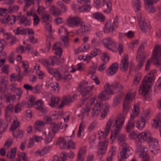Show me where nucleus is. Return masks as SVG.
<instances>
[{
  "mask_svg": "<svg viewBox=\"0 0 161 161\" xmlns=\"http://www.w3.org/2000/svg\"><path fill=\"white\" fill-rule=\"evenodd\" d=\"M124 121V117L123 115H119L116 119L111 117L107 123L104 131H100L98 133L101 136L104 135L106 136L109 133L112 126L113 129L112 131L114 137L117 138L119 144L123 146L122 151L118 155L119 161H125L126 158L132 153L131 148L129 147L126 142V138L125 136L122 134H119Z\"/></svg>",
  "mask_w": 161,
  "mask_h": 161,
  "instance_id": "nucleus-1",
  "label": "nucleus"
},
{
  "mask_svg": "<svg viewBox=\"0 0 161 161\" xmlns=\"http://www.w3.org/2000/svg\"><path fill=\"white\" fill-rule=\"evenodd\" d=\"M109 106L107 104H103L100 102H97L92 110V115L94 117H97L99 114L102 109L103 111L101 113V117L104 118L108 112Z\"/></svg>",
  "mask_w": 161,
  "mask_h": 161,
  "instance_id": "nucleus-2",
  "label": "nucleus"
},
{
  "mask_svg": "<svg viewBox=\"0 0 161 161\" xmlns=\"http://www.w3.org/2000/svg\"><path fill=\"white\" fill-rule=\"evenodd\" d=\"M155 70L151 71L148 74L149 76H146L142 82L139 90V93L143 96H145L148 93L150 87V83L153 79V74Z\"/></svg>",
  "mask_w": 161,
  "mask_h": 161,
  "instance_id": "nucleus-3",
  "label": "nucleus"
},
{
  "mask_svg": "<svg viewBox=\"0 0 161 161\" xmlns=\"http://www.w3.org/2000/svg\"><path fill=\"white\" fill-rule=\"evenodd\" d=\"M79 87L81 89L80 91V96L81 97L80 98L81 104L80 105V106H81L88 99L89 93L93 89L94 86H87L83 84L80 85Z\"/></svg>",
  "mask_w": 161,
  "mask_h": 161,
  "instance_id": "nucleus-4",
  "label": "nucleus"
},
{
  "mask_svg": "<svg viewBox=\"0 0 161 161\" xmlns=\"http://www.w3.org/2000/svg\"><path fill=\"white\" fill-rule=\"evenodd\" d=\"M144 48V46L143 44H141L139 47L136 56L137 61L138 63L135 69L136 71L140 69L143 66V64L145 61L146 57L142 56Z\"/></svg>",
  "mask_w": 161,
  "mask_h": 161,
  "instance_id": "nucleus-5",
  "label": "nucleus"
},
{
  "mask_svg": "<svg viewBox=\"0 0 161 161\" xmlns=\"http://www.w3.org/2000/svg\"><path fill=\"white\" fill-rule=\"evenodd\" d=\"M152 61L157 65L161 64V47L158 45L155 46L153 50L151 58Z\"/></svg>",
  "mask_w": 161,
  "mask_h": 161,
  "instance_id": "nucleus-6",
  "label": "nucleus"
},
{
  "mask_svg": "<svg viewBox=\"0 0 161 161\" xmlns=\"http://www.w3.org/2000/svg\"><path fill=\"white\" fill-rule=\"evenodd\" d=\"M118 18L117 16L115 17L114 21L112 23L110 20H108L106 23L104 28L105 33H108L112 31L114 28L117 27L118 26Z\"/></svg>",
  "mask_w": 161,
  "mask_h": 161,
  "instance_id": "nucleus-7",
  "label": "nucleus"
},
{
  "mask_svg": "<svg viewBox=\"0 0 161 161\" xmlns=\"http://www.w3.org/2000/svg\"><path fill=\"white\" fill-rule=\"evenodd\" d=\"M103 44L107 48L114 51L117 48V44L111 38L107 37L103 40Z\"/></svg>",
  "mask_w": 161,
  "mask_h": 161,
  "instance_id": "nucleus-8",
  "label": "nucleus"
},
{
  "mask_svg": "<svg viewBox=\"0 0 161 161\" xmlns=\"http://www.w3.org/2000/svg\"><path fill=\"white\" fill-rule=\"evenodd\" d=\"M99 144V147L97 149V153L99 158L101 159L103 155L105 153L107 147L108 142L105 139L102 142H100Z\"/></svg>",
  "mask_w": 161,
  "mask_h": 161,
  "instance_id": "nucleus-9",
  "label": "nucleus"
},
{
  "mask_svg": "<svg viewBox=\"0 0 161 161\" xmlns=\"http://www.w3.org/2000/svg\"><path fill=\"white\" fill-rule=\"evenodd\" d=\"M41 19H42V22H44L46 24L45 27L47 32L49 31H52V25L50 23L52 21V18L50 14L48 13L43 14L42 15Z\"/></svg>",
  "mask_w": 161,
  "mask_h": 161,
  "instance_id": "nucleus-10",
  "label": "nucleus"
},
{
  "mask_svg": "<svg viewBox=\"0 0 161 161\" xmlns=\"http://www.w3.org/2000/svg\"><path fill=\"white\" fill-rule=\"evenodd\" d=\"M81 21L79 17L69 16L67 19V23L68 26L75 27L80 25Z\"/></svg>",
  "mask_w": 161,
  "mask_h": 161,
  "instance_id": "nucleus-11",
  "label": "nucleus"
},
{
  "mask_svg": "<svg viewBox=\"0 0 161 161\" xmlns=\"http://www.w3.org/2000/svg\"><path fill=\"white\" fill-rule=\"evenodd\" d=\"M137 19L140 25L141 29L143 32H146L148 30H149L151 28L150 23L148 21L143 19L142 20V14H141V19H139L138 17Z\"/></svg>",
  "mask_w": 161,
  "mask_h": 161,
  "instance_id": "nucleus-12",
  "label": "nucleus"
},
{
  "mask_svg": "<svg viewBox=\"0 0 161 161\" xmlns=\"http://www.w3.org/2000/svg\"><path fill=\"white\" fill-rule=\"evenodd\" d=\"M129 65L128 56L125 55L122 57L119 66V69L122 72H125L128 69Z\"/></svg>",
  "mask_w": 161,
  "mask_h": 161,
  "instance_id": "nucleus-13",
  "label": "nucleus"
},
{
  "mask_svg": "<svg viewBox=\"0 0 161 161\" xmlns=\"http://www.w3.org/2000/svg\"><path fill=\"white\" fill-rule=\"evenodd\" d=\"M158 0H144L145 3L147 2L146 4L145 8L148 12L154 13L156 10L155 8L153 5V4L156 3Z\"/></svg>",
  "mask_w": 161,
  "mask_h": 161,
  "instance_id": "nucleus-14",
  "label": "nucleus"
},
{
  "mask_svg": "<svg viewBox=\"0 0 161 161\" xmlns=\"http://www.w3.org/2000/svg\"><path fill=\"white\" fill-rule=\"evenodd\" d=\"M74 101V96L67 95L64 97L61 103L58 106V107L62 108L65 105H68L70 103Z\"/></svg>",
  "mask_w": 161,
  "mask_h": 161,
  "instance_id": "nucleus-15",
  "label": "nucleus"
},
{
  "mask_svg": "<svg viewBox=\"0 0 161 161\" xmlns=\"http://www.w3.org/2000/svg\"><path fill=\"white\" fill-rule=\"evenodd\" d=\"M62 124V122L58 123L53 122L50 124L49 127L50 130L53 134H55L58 132L60 129H62L63 127Z\"/></svg>",
  "mask_w": 161,
  "mask_h": 161,
  "instance_id": "nucleus-16",
  "label": "nucleus"
},
{
  "mask_svg": "<svg viewBox=\"0 0 161 161\" xmlns=\"http://www.w3.org/2000/svg\"><path fill=\"white\" fill-rule=\"evenodd\" d=\"M132 4L134 8L137 9V10L136 11L137 14V17L139 19L141 18V14H142L140 8L141 7V3L140 0H133Z\"/></svg>",
  "mask_w": 161,
  "mask_h": 161,
  "instance_id": "nucleus-17",
  "label": "nucleus"
},
{
  "mask_svg": "<svg viewBox=\"0 0 161 161\" xmlns=\"http://www.w3.org/2000/svg\"><path fill=\"white\" fill-rule=\"evenodd\" d=\"M118 68V64L116 63H113L106 70V73L108 75H112L116 73Z\"/></svg>",
  "mask_w": 161,
  "mask_h": 161,
  "instance_id": "nucleus-18",
  "label": "nucleus"
},
{
  "mask_svg": "<svg viewBox=\"0 0 161 161\" xmlns=\"http://www.w3.org/2000/svg\"><path fill=\"white\" fill-rule=\"evenodd\" d=\"M81 27L79 30V31L81 33H84L89 31L91 29V26L87 24H85L81 21L80 24Z\"/></svg>",
  "mask_w": 161,
  "mask_h": 161,
  "instance_id": "nucleus-19",
  "label": "nucleus"
},
{
  "mask_svg": "<svg viewBox=\"0 0 161 161\" xmlns=\"http://www.w3.org/2000/svg\"><path fill=\"white\" fill-rule=\"evenodd\" d=\"M102 7L104 12L110 13L112 9V3L110 0H106L104 4H102Z\"/></svg>",
  "mask_w": 161,
  "mask_h": 161,
  "instance_id": "nucleus-20",
  "label": "nucleus"
},
{
  "mask_svg": "<svg viewBox=\"0 0 161 161\" xmlns=\"http://www.w3.org/2000/svg\"><path fill=\"white\" fill-rule=\"evenodd\" d=\"M149 143L150 148L154 149L155 151L159 150V145L157 140L156 139H153L151 137V140L150 141H148Z\"/></svg>",
  "mask_w": 161,
  "mask_h": 161,
  "instance_id": "nucleus-21",
  "label": "nucleus"
},
{
  "mask_svg": "<svg viewBox=\"0 0 161 161\" xmlns=\"http://www.w3.org/2000/svg\"><path fill=\"white\" fill-rule=\"evenodd\" d=\"M46 35L47 38L46 44L48 51H49L51 47V41L53 40L54 37L52 35V31H49L48 32H47Z\"/></svg>",
  "mask_w": 161,
  "mask_h": 161,
  "instance_id": "nucleus-22",
  "label": "nucleus"
},
{
  "mask_svg": "<svg viewBox=\"0 0 161 161\" xmlns=\"http://www.w3.org/2000/svg\"><path fill=\"white\" fill-rule=\"evenodd\" d=\"M34 104H35V108L36 109L43 113H45L47 112L46 109L44 108L42 105V101L41 100H38Z\"/></svg>",
  "mask_w": 161,
  "mask_h": 161,
  "instance_id": "nucleus-23",
  "label": "nucleus"
},
{
  "mask_svg": "<svg viewBox=\"0 0 161 161\" xmlns=\"http://www.w3.org/2000/svg\"><path fill=\"white\" fill-rule=\"evenodd\" d=\"M17 151V148L14 147L9 150L6 154V157L13 160L15 158Z\"/></svg>",
  "mask_w": 161,
  "mask_h": 161,
  "instance_id": "nucleus-24",
  "label": "nucleus"
},
{
  "mask_svg": "<svg viewBox=\"0 0 161 161\" xmlns=\"http://www.w3.org/2000/svg\"><path fill=\"white\" fill-rule=\"evenodd\" d=\"M138 139L143 140L144 141H150L151 140V136L149 134H146L145 133H142L139 134Z\"/></svg>",
  "mask_w": 161,
  "mask_h": 161,
  "instance_id": "nucleus-25",
  "label": "nucleus"
},
{
  "mask_svg": "<svg viewBox=\"0 0 161 161\" xmlns=\"http://www.w3.org/2000/svg\"><path fill=\"white\" fill-rule=\"evenodd\" d=\"M49 10L51 14L54 16H60L61 14V12L60 9L55 7L54 6L50 7Z\"/></svg>",
  "mask_w": 161,
  "mask_h": 161,
  "instance_id": "nucleus-26",
  "label": "nucleus"
},
{
  "mask_svg": "<svg viewBox=\"0 0 161 161\" xmlns=\"http://www.w3.org/2000/svg\"><path fill=\"white\" fill-rule=\"evenodd\" d=\"M73 7L75 9H77L80 12H87L90 10V6L88 4L85 5L81 7H78L77 5H74Z\"/></svg>",
  "mask_w": 161,
  "mask_h": 161,
  "instance_id": "nucleus-27",
  "label": "nucleus"
},
{
  "mask_svg": "<svg viewBox=\"0 0 161 161\" xmlns=\"http://www.w3.org/2000/svg\"><path fill=\"white\" fill-rule=\"evenodd\" d=\"M43 135L44 136H45V140L46 144H48L51 142L53 138L55 136V134L51 132H49L47 134L46 132H44L43 133Z\"/></svg>",
  "mask_w": 161,
  "mask_h": 161,
  "instance_id": "nucleus-28",
  "label": "nucleus"
},
{
  "mask_svg": "<svg viewBox=\"0 0 161 161\" xmlns=\"http://www.w3.org/2000/svg\"><path fill=\"white\" fill-rule=\"evenodd\" d=\"M114 93H116L122 90L123 88L122 86L119 82L115 81L113 83L112 86Z\"/></svg>",
  "mask_w": 161,
  "mask_h": 161,
  "instance_id": "nucleus-29",
  "label": "nucleus"
},
{
  "mask_svg": "<svg viewBox=\"0 0 161 161\" xmlns=\"http://www.w3.org/2000/svg\"><path fill=\"white\" fill-rule=\"evenodd\" d=\"M14 108V106L12 104H10L6 107L5 111V117L7 120V118L9 116L10 113L13 111Z\"/></svg>",
  "mask_w": 161,
  "mask_h": 161,
  "instance_id": "nucleus-30",
  "label": "nucleus"
},
{
  "mask_svg": "<svg viewBox=\"0 0 161 161\" xmlns=\"http://www.w3.org/2000/svg\"><path fill=\"white\" fill-rule=\"evenodd\" d=\"M45 124V123L43 121L39 120L36 121L34 125V129L36 130L40 131Z\"/></svg>",
  "mask_w": 161,
  "mask_h": 161,
  "instance_id": "nucleus-31",
  "label": "nucleus"
},
{
  "mask_svg": "<svg viewBox=\"0 0 161 161\" xmlns=\"http://www.w3.org/2000/svg\"><path fill=\"white\" fill-rule=\"evenodd\" d=\"M135 125V123L134 121L132 119L129 120L125 126V129L126 131L128 133L130 132L131 130L133 128Z\"/></svg>",
  "mask_w": 161,
  "mask_h": 161,
  "instance_id": "nucleus-32",
  "label": "nucleus"
},
{
  "mask_svg": "<svg viewBox=\"0 0 161 161\" xmlns=\"http://www.w3.org/2000/svg\"><path fill=\"white\" fill-rule=\"evenodd\" d=\"M112 85L110 86L108 83H106L104 86V90L107 94H113L114 93Z\"/></svg>",
  "mask_w": 161,
  "mask_h": 161,
  "instance_id": "nucleus-33",
  "label": "nucleus"
},
{
  "mask_svg": "<svg viewBox=\"0 0 161 161\" xmlns=\"http://www.w3.org/2000/svg\"><path fill=\"white\" fill-rule=\"evenodd\" d=\"M85 148H82L79 151L77 161H84V154L86 152Z\"/></svg>",
  "mask_w": 161,
  "mask_h": 161,
  "instance_id": "nucleus-34",
  "label": "nucleus"
},
{
  "mask_svg": "<svg viewBox=\"0 0 161 161\" xmlns=\"http://www.w3.org/2000/svg\"><path fill=\"white\" fill-rule=\"evenodd\" d=\"M51 148V146H47L45 147L41 151H37L36 153V155H39L40 156H43L49 151Z\"/></svg>",
  "mask_w": 161,
  "mask_h": 161,
  "instance_id": "nucleus-35",
  "label": "nucleus"
},
{
  "mask_svg": "<svg viewBox=\"0 0 161 161\" xmlns=\"http://www.w3.org/2000/svg\"><path fill=\"white\" fill-rule=\"evenodd\" d=\"M92 17L99 21L102 22L105 20V17L101 14L98 12L94 13L92 14Z\"/></svg>",
  "mask_w": 161,
  "mask_h": 161,
  "instance_id": "nucleus-36",
  "label": "nucleus"
},
{
  "mask_svg": "<svg viewBox=\"0 0 161 161\" xmlns=\"http://www.w3.org/2000/svg\"><path fill=\"white\" fill-rule=\"evenodd\" d=\"M108 95L109 94H107L105 91H103L99 94L98 98L101 101L107 100L109 98Z\"/></svg>",
  "mask_w": 161,
  "mask_h": 161,
  "instance_id": "nucleus-37",
  "label": "nucleus"
},
{
  "mask_svg": "<svg viewBox=\"0 0 161 161\" xmlns=\"http://www.w3.org/2000/svg\"><path fill=\"white\" fill-rule=\"evenodd\" d=\"M60 146L63 148H67V141L65 140L63 137H59L58 141Z\"/></svg>",
  "mask_w": 161,
  "mask_h": 161,
  "instance_id": "nucleus-38",
  "label": "nucleus"
},
{
  "mask_svg": "<svg viewBox=\"0 0 161 161\" xmlns=\"http://www.w3.org/2000/svg\"><path fill=\"white\" fill-rule=\"evenodd\" d=\"M59 102V98L58 97H52L51 98V103H49L50 105L52 107L57 106Z\"/></svg>",
  "mask_w": 161,
  "mask_h": 161,
  "instance_id": "nucleus-39",
  "label": "nucleus"
},
{
  "mask_svg": "<svg viewBox=\"0 0 161 161\" xmlns=\"http://www.w3.org/2000/svg\"><path fill=\"white\" fill-rule=\"evenodd\" d=\"M146 124L145 119H143L142 117H141V120L140 121H138L137 123L136 127L138 129L140 130H142Z\"/></svg>",
  "mask_w": 161,
  "mask_h": 161,
  "instance_id": "nucleus-40",
  "label": "nucleus"
},
{
  "mask_svg": "<svg viewBox=\"0 0 161 161\" xmlns=\"http://www.w3.org/2000/svg\"><path fill=\"white\" fill-rule=\"evenodd\" d=\"M92 64L90 66L89 70V74H92L96 73V70L98 67L97 63L92 62Z\"/></svg>",
  "mask_w": 161,
  "mask_h": 161,
  "instance_id": "nucleus-41",
  "label": "nucleus"
},
{
  "mask_svg": "<svg viewBox=\"0 0 161 161\" xmlns=\"http://www.w3.org/2000/svg\"><path fill=\"white\" fill-rule=\"evenodd\" d=\"M147 148L145 147H143L140 151H138L139 152V157L141 158H144L146 157L147 154Z\"/></svg>",
  "mask_w": 161,
  "mask_h": 161,
  "instance_id": "nucleus-42",
  "label": "nucleus"
},
{
  "mask_svg": "<svg viewBox=\"0 0 161 161\" xmlns=\"http://www.w3.org/2000/svg\"><path fill=\"white\" fill-rule=\"evenodd\" d=\"M116 148L115 147L112 146L109 153V156L108 158L113 159V157L116 154Z\"/></svg>",
  "mask_w": 161,
  "mask_h": 161,
  "instance_id": "nucleus-43",
  "label": "nucleus"
},
{
  "mask_svg": "<svg viewBox=\"0 0 161 161\" xmlns=\"http://www.w3.org/2000/svg\"><path fill=\"white\" fill-rule=\"evenodd\" d=\"M122 97L120 95H118L116 96L114 100L113 106L116 107L117 106L119 103Z\"/></svg>",
  "mask_w": 161,
  "mask_h": 161,
  "instance_id": "nucleus-44",
  "label": "nucleus"
},
{
  "mask_svg": "<svg viewBox=\"0 0 161 161\" xmlns=\"http://www.w3.org/2000/svg\"><path fill=\"white\" fill-rule=\"evenodd\" d=\"M26 4L24 8V11H26L28 9V8L30 7L34 3V0H24Z\"/></svg>",
  "mask_w": 161,
  "mask_h": 161,
  "instance_id": "nucleus-45",
  "label": "nucleus"
},
{
  "mask_svg": "<svg viewBox=\"0 0 161 161\" xmlns=\"http://www.w3.org/2000/svg\"><path fill=\"white\" fill-rule=\"evenodd\" d=\"M35 98L34 96L31 95L29 96V101H28L27 105L28 107H31L34 105L35 102Z\"/></svg>",
  "mask_w": 161,
  "mask_h": 161,
  "instance_id": "nucleus-46",
  "label": "nucleus"
},
{
  "mask_svg": "<svg viewBox=\"0 0 161 161\" xmlns=\"http://www.w3.org/2000/svg\"><path fill=\"white\" fill-rule=\"evenodd\" d=\"M139 106L138 105L134 106L133 109H132V111L134 114L130 115V117L132 119H134V117L137 115L139 113Z\"/></svg>",
  "mask_w": 161,
  "mask_h": 161,
  "instance_id": "nucleus-47",
  "label": "nucleus"
},
{
  "mask_svg": "<svg viewBox=\"0 0 161 161\" xmlns=\"http://www.w3.org/2000/svg\"><path fill=\"white\" fill-rule=\"evenodd\" d=\"M135 95L136 94L135 93H133L132 95H131L130 93H127L125 97V101L127 103V101H132L133 99L134 98V97Z\"/></svg>",
  "mask_w": 161,
  "mask_h": 161,
  "instance_id": "nucleus-48",
  "label": "nucleus"
},
{
  "mask_svg": "<svg viewBox=\"0 0 161 161\" xmlns=\"http://www.w3.org/2000/svg\"><path fill=\"white\" fill-rule=\"evenodd\" d=\"M24 132L22 130L16 131L13 133V136L18 138H21L23 136Z\"/></svg>",
  "mask_w": 161,
  "mask_h": 161,
  "instance_id": "nucleus-49",
  "label": "nucleus"
},
{
  "mask_svg": "<svg viewBox=\"0 0 161 161\" xmlns=\"http://www.w3.org/2000/svg\"><path fill=\"white\" fill-rule=\"evenodd\" d=\"M32 92L35 93H40L42 92V86L40 85H37L33 87Z\"/></svg>",
  "mask_w": 161,
  "mask_h": 161,
  "instance_id": "nucleus-50",
  "label": "nucleus"
},
{
  "mask_svg": "<svg viewBox=\"0 0 161 161\" xmlns=\"http://www.w3.org/2000/svg\"><path fill=\"white\" fill-rule=\"evenodd\" d=\"M13 143V140L12 138H10L8 139L4 145V147L6 149H7L9 148Z\"/></svg>",
  "mask_w": 161,
  "mask_h": 161,
  "instance_id": "nucleus-51",
  "label": "nucleus"
},
{
  "mask_svg": "<svg viewBox=\"0 0 161 161\" xmlns=\"http://www.w3.org/2000/svg\"><path fill=\"white\" fill-rule=\"evenodd\" d=\"M22 104L20 103H17L14 108V112L16 113L20 112L22 110Z\"/></svg>",
  "mask_w": 161,
  "mask_h": 161,
  "instance_id": "nucleus-52",
  "label": "nucleus"
},
{
  "mask_svg": "<svg viewBox=\"0 0 161 161\" xmlns=\"http://www.w3.org/2000/svg\"><path fill=\"white\" fill-rule=\"evenodd\" d=\"M6 19L7 22L10 21L11 20V19H12L13 20V21L10 22V23L12 25L14 24L16 20V18L14 15H12L11 16L8 15V17L6 18Z\"/></svg>",
  "mask_w": 161,
  "mask_h": 161,
  "instance_id": "nucleus-53",
  "label": "nucleus"
},
{
  "mask_svg": "<svg viewBox=\"0 0 161 161\" xmlns=\"http://www.w3.org/2000/svg\"><path fill=\"white\" fill-rule=\"evenodd\" d=\"M136 145L137 147L136 150L137 151H140L144 147L142 145L141 141L138 139L136 141Z\"/></svg>",
  "mask_w": 161,
  "mask_h": 161,
  "instance_id": "nucleus-54",
  "label": "nucleus"
},
{
  "mask_svg": "<svg viewBox=\"0 0 161 161\" xmlns=\"http://www.w3.org/2000/svg\"><path fill=\"white\" fill-rule=\"evenodd\" d=\"M58 5L60 7L62 11L64 12H66L67 10V7L61 2H58L57 3Z\"/></svg>",
  "mask_w": 161,
  "mask_h": 161,
  "instance_id": "nucleus-55",
  "label": "nucleus"
},
{
  "mask_svg": "<svg viewBox=\"0 0 161 161\" xmlns=\"http://www.w3.org/2000/svg\"><path fill=\"white\" fill-rule=\"evenodd\" d=\"M19 9V6L17 5H14L9 7L8 9V12L10 13L17 12Z\"/></svg>",
  "mask_w": 161,
  "mask_h": 161,
  "instance_id": "nucleus-56",
  "label": "nucleus"
},
{
  "mask_svg": "<svg viewBox=\"0 0 161 161\" xmlns=\"http://www.w3.org/2000/svg\"><path fill=\"white\" fill-rule=\"evenodd\" d=\"M142 76V74L140 73H137L134 80V83L136 85H137L141 80Z\"/></svg>",
  "mask_w": 161,
  "mask_h": 161,
  "instance_id": "nucleus-57",
  "label": "nucleus"
},
{
  "mask_svg": "<svg viewBox=\"0 0 161 161\" xmlns=\"http://www.w3.org/2000/svg\"><path fill=\"white\" fill-rule=\"evenodd\" d=\"M19 121H14L13 124L11 127L10 130L11 131H14L15 130L19 125Z\"/></svg>",
  "mask_w": 161,
  "mask_h": 161,
  "instance_id": "nucleus-58",
  "label": "nucleus"
},
{
  "mask_svg": "<svg viewBox=\"0 0 161 161\" xmlns=\"http://www.w3.org/2000/svg\"><path fill=\"white\" fill-rule=\"evenodd\" d=\"M101 53V51L100 49L95 48L91 51V55L93 57H95L97 55L100 54Z\"/></svg>",
  "mask_w": 161,
  "mask_h": 161,
  "instance_id": "nucleus-59",
  "label": "nucleus"
},
{
  "mask_svg": "<svg viewBox=\"0 0 161 161\" xmlns=\"http://www.w3.org/2000/svg\"><path fill=\"white\" fill-rule=\"evenodd\" d=\"M41 63L47 69L51 65L50 62L47 59H43L41 60Z\"/></svg>",
  "mask_w": 161,
  "mask_h": 161,
  "instance_id": "nucleus-60",
  "label": "nucleus"
},
{
  "mask_svg": "<svg viewBox=\"0 0 161 161\" xmlns=\"http://www.w3.org/2000/svg\"><path fill=\"white\" fill-rule=\"evenodd\" d=\"M101 58L104 63L108 62L109 60V57L106 53H103L101 56Z\"/></svg>",
  "mask_w": 161,
  "mask_h": 161,
  "instance_id": "nucleus-61",
  "label": "nucleus"
},
{
  "mask_svg": "<svg viewBox=\"0 0 161 161\" xmlns=\"http://www.w3.org/2000/svg\"><path fill=\"white\" fill-rule=\"evenodd\" d=\"M44 120L45 122V124H49L50 125V124L53 122H52L53 119L50 117L47 116H46L44 118Z\"/></svg>",
  "mask_w": 161,
  "mask_h": 161,
  "instance_id": "nucleus-62",
  "label": "nucleus"
},
{
  "mask_svg": "<svg viewBox=\"0 0 161 161\" xmlns=\"http://www.w3.org/2000/svg\"><path fill=\"white\" fill-rule=\"evenodd\" d=\"M100 41L97 37H94L92 40L91 44L94 46L98 45Z\"/></svg>",
  "mask_w": 161,
  "mask_h": 161,
  "instance_id": "nucleus-63",
  "label": "nucleus"
},
{
  "mask_svg": "<svg viewBox=\"0 0 161 161\" xmlns=\"http://www.w3.org/2000/svg\"><path fill=\"white\" fill-rule=\"evenodd\" d=\"M89 48V46H86L85 45H83L81 46L77 50L78 53L81 52H84L86 51Z\"/></svg>",
  "mask_w": 161,
  "mask_h": 161,
  "instance_id": "nucleus-64",
  "label": "nucleus"
}]
</instances>
